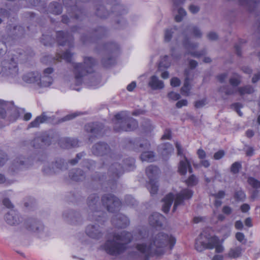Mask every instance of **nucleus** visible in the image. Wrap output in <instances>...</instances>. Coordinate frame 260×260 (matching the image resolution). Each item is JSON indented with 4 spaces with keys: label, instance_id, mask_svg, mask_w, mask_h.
I'll return each mask as SVG.
<instances>
[{
    "label": "nucleus",
    "instance_id": "1",
    "mask_svg": "<svg viewBox=\"0 0 260 260\" xmlns=\"http://www.w3.org/2000/svg\"><path fill=\"white\" fill-rule=\"evenodd\" d=\"M133 239L142 242L136 244L129 252L128 256L133 259L148 260L151 255L163 254L168 246L172 249L176 243V239L172 235L163 232L155 234L152 230L143 228L135 232L134 235L125 231L110 234L101 247L107 254L117 256L126 250L127 244Z\"/></svg>",
    "mask_w": 260,
    "mask_h": 260
},
{
    "label": "nucleus",
    "instance_id": "2",
    "mask_svg": "<svg viewBox=\"0 0 260 260\" xmlns=\"http://www.w3.org/2000/svg\"><path fill=\"white\" fill-rule=\"evenodd\" d=\"M108 34V30L104 27L98 26L94 29L89 36L83 35L81 40L84 44L90 43H98L96 49L103 52L105 56L102 59V64L105 68H109L115 62V57L118 54L119 45L113 42L100 44L101 39Z\"/></svg>",
    "mask_w": 260,
    "mask_h": 260
},
{
    "label": "nucleus",
    "instance_id": "3",
    "mask_svg": "<svg viewBox=\"0 0 260 260\" xmlns=\"http://www.w3.org/2000/svg\"><path fill=\"white\" fill-rule=\"evenodd\" d=\"M120 157L116 155L115 160L108 167L107 161H103L102 163L97 167L98 169L106 168L108 170V179L107 184L109 186H105L106 191H113L116 188L117 179L123 174L125 171H131L135 168V160L132 157H128L123 160L121 165L119 162Z\"/></svg>",
    "mask_w": 260,
    "mask_h": 260
},
{
    "label": "nucleus",
    "instance_id": "4",
    "mask_svg": "<svg viewBox=\"0 0 260 260\" xmlns=\"http://www.w3.org/2000/svg\"><path fill=\"white\" fill-rule=\"evenodd\" d=\"M127 13V10L121 5L120 0H107V6L98 4L95 6V14L101 18H107L113 14L116 17L115 21L119 25L117 28H123L126 25V22L121 16Z\"/></svg>",
    "mask_w": 260,
    "mask_h": 260
},
{
    "label": "nucleus",
    "instance_id": "5",
    "mask_svg": "<svg viewBox=\"0 0 260 260\" xmlns=\"http://www.w3.org/2000/svg\"><path fill=\"white\" fill-rule=\"evenodd\" d=\"M182 34L183 37L182 45L186 50L185 55L189 54L194 57H199L206 53V51L205 49L200 51H192L198 47V43L192 42L190 36H192L197 38H201L202 36V32L197 26L192 24L186 26L183 29Z\"/></svg>",
    "mask_w": 260,
    "mask_h": 260
},
{
    "label": "nucleus",
    "instance_id": "6",
    "mask_svg": "<svg viewBox=\"0 0 260 260\" xmlns=\"http://www.w3.org/2000/svg\"><path fill=\"white\" fill-rule=\"evenodd\" d=\"M25 58L24 51L20 49L11 53V56L0 62V75L15 78L18 75L17 63Z\"/></svg>",
    "mask_w": 260,
    "mask_h": 260
},
{
    "label": "nucleus",
    "instance_id": "7",
    "mask_svg": "<svg viewBox=\"0 0 260 260\" xmlns=\"http://www.w3.org/2000/svg\"><path fill=\"white\" fill-rule=\"evenodd\" d=\"M96 61L91 57H84L83 63H73V72L76 84L79 85L83 82L84 78L93 73Z\"/></svg>",
    "mask_w": 260,
    "mask_h": 260
},
{
    "label": "nucleus",
    "instance_id": "8",
    "mask_svg": "<svg viewBox=\"0 0 260 260\" xmlns=\"http://www.w3.org/2000/svg\"><path fill=\"white\" fill-rule=\"evenodd\" d=\"M193 195V191L189 189H184L176 194L175 198L174 194L170 193L167 194L162 200L163 204L162 206V211L167 213L174 200V204L173 208V212H175L177 207L182 205L184 200L189 199Z\"/></svg>",
    "mask_w": 260,
    "mask_h": 260
},
{
    "label": "nucleus",
    "instance_id": "9",
    "mask_svg": "<svg viewBox=\"0 0 260 260\" xmlns=\"http://www.w3.org/2000/svg\"><path fill=\"white\" fill-rule=\"evenodd\" d=\"M219 239L216 236H212L206 232H203L197 238L195 248L199 252H202L206 249L215 248L217 253H221L223 247L219 244Z\"/></svg>",
    "mask_w": 260,
    "mask_h": 260
},
{
    "label": "nucleus",
    "instance_id": "10",
    "mask_svg": "<svg viewBox=\"0 0 260 260\" xmlns=\"http://www.w3.org/2000/svg\"><path fill=\"white\" fill-rule=\"evenodd\" d=\"M114 130L116 132L131 131L138 126L137 121L127 111H121L115 115L113 120Z\"/></svg>",
    "mask_w": 260,
    "mask_h": 260
},
{
    "label": "nucleus",
    "instance_id": "11",
    "mask_svg": "<svg viewBox=\"0 0 260 260\" xmlns=\"http://www.w3.org/2000/svg\"><path fill=\"white\" fill-rule=\"evenodd\" d=\"M87 205L88 208V218L89 220H95L99 222L102 220L101 205L100 197L96 193H92L89 196L87 199Z\"/></svg>",
    "mask_w": 260,
    "mask_h": 260
},
{
    "label": "nucleus",
    "instance_id": "12",
    "mask_svg": "<svg viewBox=\"0 0 260 260\" xmlns=\"http://www.w3.org/2000/svg\"><path fill=\"white\" fill-rule=\"evenodd\" d=\"M87 0H62L64 7L67 8L68 14L71 18L82 20L85 16L83 9L80 8V2H85Z\"/></svg>",
    "mask_w": 260,
    "mask_h": 260
},
{
    "label": "nucleus",
    "instance_id": "13",
    "mask_svg": "<svg viewBox=\"0 0 260 260\" xmlns=\"http://www.w3.org/2000/svg\"><path fill=\"white\" fill-rule=\"evenodd\" d=\"M68 169V162L62 158H56L48 165L43 167L42 171L46 175L59 173Z\"/></svg>",
    "mask_w": 260,
    "mask_h": 260
},
{
    "label": "nucleus",
    "instance_id": "14",
    "mask_svg": "<svg viewBox=\"0 0 260 260\" xmlns=\"http://www.w3.org/2000/svg\"><path fill=\"white\" fill-rule=\"evenodd\" d=\"M158 173L159 169L156 166L150 165L146 169V174L149 179L147 187L151 194H156L158 191V185L156 178Z\"/></svg>",
    "mask_w": 260,
    "mask_h": 260
},
{
    "label": "nucleus",
    "instance_id": "15",
    "mask_svg": "<svg viewBox=\"0 0 260 260\" xmlns=\"http://www.w3.org/2000/svg\"><path fill=\"white\" fill-rule=\"evenodd\" d=\"M91 152L94 155L104 156L109 157L110 163L115 160V154L112 152L110 146L105 142H99L93 145Z\"/></svg>",
    "mask_w": 260,
    "mask_h": 260
},
{
    "label": "nucleus",
    "instance_id": "16",
    "mask_svg": "<svg viewBox=\"0 0 260 260\" xmlns=\"http://www.w3.org/2000/svg\"><path fill=\"white\" fill-rule=\"evenodd\" d=\"M102 204L110 212L119 210L121 205L120 200L114 194L109 193L103 195L101 198Z\"/></svg>",
    "mask_w": 260,
    "mask_h": 260
},
{
    "label": "nucleus",
    "instance_id": "17",
    "mask_svg": "<svg viewBox=\"0 0 260 260\" xmlns=\"http://www.w3.org/2000/svg\"><path fill=\"white\" fill-rule=\"evenodd\" d=\"M32 164V161L31 159L20 156L14 159L9 168V170L13 173H16L21 170L28 168Z\"/></svg>",
    "mask_w": 260,
    "mask_h": 260
},
{
    "label": "nucleus",
    "instance_id": "18",
    "mask_svg": "<svg viewBox=\"0 0 260 260\" xmlns=\"http://www.w3.org/2000/svg\"><path fill=\"white\" fill-rule=\"evenodd\" d=\"M52 139L53 133L46 132L35 138L31 142V145L36 149H43L51 144Z\"/></svg>",
    "mask_w": 260,
    "mask_h": 260
},
{
    "label": "nucleus",
    "instance_id": "19",
    "mask_svg": "<svg viewBox=\"0 0 260 260\" xmlns=\"http://www.w3.org/2000/svg\"><path fill=\"white\" fill-rule=\"evenodd\" d=\"M62 218L68 223L71 225H79L83 223V218L79 212L67 210L62 213Z\"/></svg>",
    "mask_w": 260,
    "mask_h": 260
},
{
    "label": "nucleus",
    "instance_id": "20",
    "mask_svg": "<svg viewBox=\"0 0 260 260\" xmlns=\"http://www.w3.org/2000/svg\"><path fill=\"white\" fill-rule=\"evenodd\" d=\"M54 69L52 68H47L43 71L42 75L39 74L38 82H37L38 87H47L51 85L53 81L52 76Z\"/></svg>",
    "mask_w": 260,
    "mask_h": 260
},
{
    "label": "nucleus",
    "instance_id": "21",
    "mask_svg": "<svg viewBox=\"0 0 260 260\" xmlns=\"http://www.w3.org/2000/svg\"><path fill=\"white\" fill-rule=\"evenodd\" d=\"M85 233L89 237L96 240L102 238L104 235L102 227L96 223L88 224L86 228Z\"/></svg>",
    "mask_w": 260,
    "mask_h": 260
},
{
    "label": "nucleus",
    "instance_id": "22",
    "mask_svg": "<svg viewBox=\"0 0 260 260\" xmlns=\"http://www.w3.org/2000/svg\"><path fill=\"white\" fill-rule=\"evenodd\" d=\"M56 39L60 46H67L69 48L74 46V39L72 35L67 32L58 31L56 33Z\"/></svg>",
    "mask_w": 260,
    "mask_h": 260
},
{
    "label": "nucleus",
    "instance_id": "23",
    "mask_svg": "<svg viewBox=\"0 0 260 260\" xmlns=\"http://www.w3.org/2000/svg\"><path fill=\"white\" fill-rule=\"evenodd\" d=\"M24 226L28 231L42 234L45 230L44 225L39 220L34 218H29L24 223Z\"/></svg>",
    "mask_w": 260,
    "mask_h": 260
},
{
    "label": "nucleus",
    "instance_id": "24",
    "mask_svg": "<svg viewBox=\"0 0 260 260\" xmlns=\"http://www.w3.org/2000/svg\"><path fill=\"white\" fill-rule=\"evenodd\" d=\"M7 34L8 36L6 37L7 39L8 43L10 40H12L16 38L22 37L24 34V29L22 26H13L12 25H8L6 27ZM6 36V35H5Z\"/></svg>",
    "mask_w": 260,
    "mask_h": 260
},
{
    "label": "nucleus",
    "instance_id": "25",
    "mask_svg": "<svg viewBox=\"0 0 260 260\" xmlns=\"http://www.w3.org/2000/svg\"><path fill=\"white\" fill-rule=\"evenodd\" d=\"M73 54L71 53L69 49L66 50L63 53H61L59 52L56 53L55 57H52L50 56H46L42 59V62L47 63V60L51 59L50 63H55L56 61H61L62 59L65 60L68 62H71Z\"/></svg>",
    "mask_w": 260,
    "mask_h": 260
},
{
    "label": "nucleus",
    "instance_id": "26",
    "mask_svg": "<svg viewBox=\"0 0 260 260\" xmlns=\"http://www.w3.org/2000/svg\"><path fill=\"white\" fill-rule=\"evenodd\" d=\"M5 220L9 225H17L22 222V218L17 211L11 209L5 215Z\"/></svg>",
    "mask_w": 260,
    "mask_h": 260
},
{
    "label": "nucleus",
    "instance_id": "27",
    "mask_svg": "<svg viewBox=\"0 0 260 260\" xmlns=\"http://www.w3.org/2000/svg\"><path fill=\"white\" fill-rule=\"evenodd\" d=\"M112 223L117 228H125L129 224L128 218L124 215L118 213L114 215L112 218Z\"/></svg>",
    "mask_w": 260,
    "mask_h": 260
},
{
    "label": "nucleus",
    "instance_id": "28",
    "mask_svg": "<svg viewBox=\"0 0 260 260\" xmlns=\"http://www.w3.org/2000/svg\"><path fill=\"white\" fill-rule=\"evenodd\" d=\"M173 3V9L174 12L176 9L178 14L175 16V19L177 22H180L182 21L183 17L186 15V12L185 10L180 7L182 5L185 0H171Z\"/></svg>",
    "mask_w": 260,
    "mask_h": 260
},
{
    "label": "nucleus",
    "instance_id": "29",
    "mask_svg": "<svg viewBox=\"0 0 260 260\" xmlns=\"http://www.w3.org/2000/svg\"><path fill=\"white\" fill-rule=\"evenodd\" d=\"M103 128V124L100 122L89 123L85 125V131L94 136L101 135Z\"/></svg>",
    "mask_w": 260,
    "mask_h": 260
},
{
    "label": "nucleus",
    "instance_id": "30",
    "mask_svg": "<svg viewBox=\"0 0 260 260\" xmlns=\"http://www.w3.org/2000/svg\"><path fill=\"white\" fill-rule=\"evenodd\" d=\"M165 217L157 212L152 213L149 217V222L151 225L154 227H161Z\"/></svg>",
    "mask_w": 260,
    "mask_h": 260
},
{
    "label": "nucleus",
    "instance_id": "31",
    "mask_svg": "<svg viewBox=\"0 0 260 260\" xmlns=\"http://www.w3.org/2000/svg\"><path fill=\"white\" fill-rule=\"evenodd\" d=\"M50 119V117L47 115V113L44 112L41 115L37 116L28 125V128L38 127L41 123L48 122Z\"/></svg>",
    "mask_w": 260,
    "mask_h": 260
},
{
    "label": "nucleus",
    "instance_id": "32",
    "mask_svg": "<svg viewBox=\"0 0 260 260\" xmlns=\"http://www.w3.org/2000/svg\"><path fill=\"white\" fill-rule=\"evenodd\" d=\"M148 86L152 90H160L164 88V83L156 75L152 76L148 83Z\"/></svg>",
    "mask_w": 260,
    "mask_h": 260
},
{
    "label": "nucleus",
    "instance_id": "33",
    "mask_svg": "<svg viewBox=\"0 0 260 260\" xmlns=\"http://www.w3.org/2000/svg\"><path fill=\"white\" fill-rule=\"evenodd\" d=\"M60 147L64 149H69L79 146V141L77 139L71 138H64L59 141Z\"/></svg>",
    "mask_w": 260,
    "mask_h": 260
},
{
    "label": "nucleus",
    "instance_id": "34",
    "mask_svg": "<svg viewBox=\"0 0 260 260\" xmlns=\"http://www.w3.org/2000/svg\"><path fill=\"white\" fill-rule=\"evenodd\" d=\"M133 149L136 151H142L148 149L150 147L149 142L144 139H136L133 142Z\"/></svg>",
    "mask_w": 260,
    "mask_h": 260
},
{
    "label": "nucleus",
    "instance_id": "35",
    "mask_svg": "<svg viewBox=\"0 0 260 260\" xmlns=\"http://www.w3.org/2000/svg\"><path fill=\"white\" fill-rule=\"evenodd\" d=\"M187 170H188V172L190 173L192 172V169L190 164L187 158L184 156V159L180 160L179 162L178 172L181 175H184L187 173Z\"/></svg>",
    "mask_w": 260,
    "mask_h": 260
},
{
    "label": "nucleus",
    "instance_id": "36",
    "mask_svg": "<svg viewBox=\"0 0 260 260\" xmlns=\"http://www.w3.org/2000/svg\"><path fill=\"white\" fill-rule=\"evenodd\" d=\"M69 177L75 181H82L86 178L85 173L80 169H73L70 172Z\"/></svg>",
    "mask_w": 260,
    "mask_h": 260
},
{
    "label": "nucleus",
    "instance_id": "37",
    "mask_svg": "<svg viewBox=\"0 0 260 260\" xmlns=\"http://www.w3.org/2000/svg\"><path fill=\"white\" fill-rule=\"evenodd\" d=\"M239 5L250 12L254 11L260 0H238Z\"/></svg>",
    "mask_w": 260,
    "mask_h": 260
},
{
    "label": "nucleus",
    "instance_id": "38",
    "mask_svg": "<svg viewBox=\"0 0 260 260\" xmlns=\"http://www.w3.org/2000/svg\"><path fill=\"white\" fill-rule=\"evenodd\" d=\"M39 73L38 72H29L24 74L22 77V80L28 84H33L37 86V82H38Z\"/></svg>",
    "mask_w": 260,
    "mask_h": 260
},
{
    "label": "nucleus",
    "instance_id": "39",
    "mask_svg": "<svg viewBox=\"0 0 260 260\" xmlns=\"http://www.w3.org/2000/svg\"><path fill=\"white\" fill-rule=\"evenodd\" d=\"M159 152L161 154L164 159L173 152L174 148L172 144L169 143L161 144L158 147Z\"/></svg>",
    "mask_w": 260,
    "mask_h": 260
},
{
    "label": "nucleus",
    "instance_id": "40",
    "mask_svg": "<svg viewBox=\"0 0 260 260\" xmlns=\"http://www.w3.org/2000/svg\"><path fill=\"white\" fill-rule=\"evenodd\" d=\"M47 11L49 13L54 15H59L62 11L61 5L57 2L50 3L48 7Z\"/></svg>",
    "mask_w": 260,
    "mask_h": 260
},
{
    "label": "nucleus",
    "instance_id": "41",
    "mask_svg": "<svg viewBox=\"0 0 260 260\" xmlns=\"http://www.w3.org/2000/svg\"><path fill=\"white\" fill-rule=\"evenodd\" d=\"M155 155L152 151L143 152L140 156L142 161L151 162L154 160Z\"/></svg>",
    "mask_w": 260,
    "mask_h": 260
},
{
    "label": "nucleus",
    "instance_id": "42",
    "mask_svg": "<svg viewBox=\"0 0 260 260\" xmlns=\"http://www.w3.org/2000/svg\"><path fill=\"white\" fill-rule=\"evenodd\" d=\"M238 91L240 95H243L245 94H251L254 92V90L252 86L247 85L238 88Z\"/></svg>",
    "mask_w": 260,
    "mask_h": 260
},
{
    "label": "nucleus",
    "instance_id": "43",
    "mask_svg": "<svg viewBox=\"0 0 260 260\" xmlns=\"http://www.w3.org/2000/svg\"><path fill=\"white\" fill-rule=\"evenodd\" d=\"M82 167L87 169L89 171H92L96 168V163L93 160L84 159L82 162Z\"/></svg>",
    "mask_w": 260,
    "mask_h": 260
},
{
    "label": "nucleus",
    "instance_id": "44",
    "mask_svg": "<svg viewBox=\"0 0 260 260\" xmlns=\"http://www.w3.org/2000/svg\"><path fill=\"white\" fill-rule=\"evenodd\" d=\"M100 82V78L98 75H93L89 81L86 82L87 85L93 88H97Z\"/></svg>",
    "mask_w": 260,
    "mask_h": 260
},
{
    "label": "nucleus",
    "instance_id": "45",
    "mask_svg": "<svg viewBox=\"0 0 260 260\" xmlns=\"http://www.w3.org/2000/svg\"><path fill=\"white\" fill-rule=\"evenodd\" d=\"M241 247L238 246L233 248H231L229 252V256L232 258H236L241 255Z\"/></svg>",
    "mask_w": 260,
    "mask_h": 260
},
{
    "label": "nucleus",
    "instance_id": "46",
    "mask_svg": "<svg viewBox=\"0 0 260 260\" xmlns=\"http://www.w3.org/2000/svg\"><path fill=\"white\" fill-rule=\"evenodd\" d=\"M177 31L176 27L167 29L165 31L164 40L166 42H169L171 40L173 35Z\"/></svg>",
    "mask_w": 260,
    "mask_h": 260
},
{
    "label": "nucleus",
    "instance_id": "47",
    "mask_svg": "<svg viewBox=\"0 0 260 260\" xmlns=\"http://www.w3.org/2000/svg\"><path fill=\"white\" fill-rule=\"evenodd\" d=\"M35 159L37 161L43 162L44 164L43 167L45 165H48L50 164V162L46 161L47 159V155L46 153L44 152L39 153L35 157Z\"/></svg>",
    "mask_w": 260,
    "mask_h": 260
},
{
    "label": "nucleus",
    "instance_id": "48",
    "mask_svg": "<svg viewBox=\"0 0 260 260\" xmlns=\"http://www.w3.org/2000/svg\"><path fill=\"white\" fill-rule=\"evenodd\" d=\"M107 179V176L105 175L102 174L101 172H96L92 176L91 179L94 181H99L101 183Z\"/></svg>",
    "mask_w": 260,
    "mask_h": 260
},
{
    "label": "nucleus",
    "instance_id": "49",
    "mask_svg": "<svg viewBox=\"0 0 260 260\" xmlns=\"http://www.w3.org/2000/svg\"><path fill=\"white\" fill-rule=\"evenodd\" d=\"M41 41L45 46H50L54 42V40L50 35H43Z\"/></svg>",
    "mask_w": 260,
    "mask_h": 260
},
{
    "label": "nucleus",
    "instance_id": "50",
    "mask_svg": "<svg viewBox=\"0 0 260 260\" xmlns=\"http://www.w3.org/2000/svg\"><path fill=\"white\" fill-rule=\"evenodd\" d=\"M218 91L221 93H224L226 95H232L234 93V89L228 85L221 86Z\"/></svg>",
    "mask_w": 260,
    "mask_h": 260
},
{
    "label": "nucleus",
    "instance_id": "51",
    "mask_svg": "<svg viewBox=\"0 0 260 260\" xmlns=\"http://www.w3.org/2000/svg\"><path fill=\"white\" fill-rule=\"evenodd\" d=\"M234 77L230 79V83L233 86H237L241 83V76L237 73H234Z\"/></svg>",
    "mask_w": 260,
    "mask_h": 260
},
{
    "label": "nucleus",
    "instance_id": "52",
    "mask_svg": "<svg viewBox=\"0 0 260 260\" xmlns=\"http://www.w3.org/2000/svg\"><path fill=\"white\" fill-rule=\"evenodd\" d=\"M248 183L253 188L256 189L260 188V181L257 179H255L253 177H249L248 178Z\"/></svg>",
    "mask_w": 260,
    "mask_h": 260
},
{
    "label": "nucleus",
    "instance_id": "53",
    "mask_svg": "<svg viewBox=\"0 0 260 260\" xmlns=\"http://www.w3.org/2000/svg\"><path fill=\"white\" fill-rule=\"evenodd\" d=\"M245 197V193L241 190H237L235 192L234 198L237 201H243Z\"/></svg>",
    "mask_w": 260,
    "mask_h": 260
},
{
    "label": "nucleus",
    "instance_id": "54",
    "mask_svg": "<svg viewBox=\"0 0 260 260\" xmlns=\"http://www.w3.org/2000/svg\"><path fill=\"white\" fill-rule=\"evenodd\" d=\"M241 164L239 162H235L233 163L231 167V172L234 174L239 173L240 170L241 169Z\"/></svg>",
    "mask_w": 260,
    "mask_h": 260
},
{
    "label": "nucleus",
    "instance_id": "55",
    "mask_svg": "<svg viewBox=\"0 0 260 260\" xmlns=\"http://www.w3.org/2000/svg\"><path fill=\"white\" fill-rule=\"evenodd\" d=\"M186 184L188 186H194L198 183V179L194 175H190L189 178L185 181Z\"/></svg>",
    "mask_w": 260,
    "mask_h": 260
},
{
    "label": "nucleus",
    "instance_id": "56",
    "mask_svg": "<svg viewBox=\"0 0 260 260\" xmlns=\"http://www.w3.org/2000/svg\"><path fill=\"white\" fill-rule=\"evenodd\" d=\"M125 202L127 205L130 206H134L137 204L136 200L130 195H127L125 197Z\"/></svg>",
    "mask_w": 260,
    "mask_h": 260
},
{
    "label": "nucleus",
    "instance_id": "57",
    "mask_svg": "<svg viewBox=\"0 0 260 260\" xmlns=\"http://www.w3.org/2000/svg\"><path fill=\"white\" fill-rule=\"evenodd\" d=\"M85 155L84 152H81L77 154L76 157L75 158L72 159L69 161V162L72 166L76 165L78 161Z\"/></svg>",
    "mask_w": 260,
    "mask_h": 260
},
{
    "label": "nucleus",
    "instance_id": "58",
    "mask_svg": "<svg viewBox=\"0 0 260 260\" xmlns=\"http://www.w3.org/2000/svg\"><path fill=\"white\" fill-rule=\"evenodd\" d=\"M8 156L5 152L0 150V167L3 166L7 161Z\"/></svg>",
    "mask_w": 260,
    "mask_h": 260
},
{
    "label": "nucleus",
    "instance_id": "59",
    "mask_svg": "<svg viewBox=\"0 0 260 260\" xmlns=\"http://www.w3.org/2000/svg\"><path fill=\"white\" fill-rule=\"evenodd\" d=\"M236 239L241 242L242 244H245L246 242V239L245 238V236L243 233L241 232H238L236 234Z\"/></svg>",
    "mask_w": 260,
    "mask_h": 260
},
{
    "label": "nucleus",
    "instance_id": "60",
    "mask_svg": "<svg viewBox=\"0 0 260 260\" xmlns=\"http://www.w3.org/2000/svg\"><path fill=\"white\" fill-rule=\"evenodd\" d=\"M206 104V99L204 98L201 100L196 101L194 103V107L197 109H200L205 106Z\"/></svg>",
    "mask_w": 260,
    "mask_h": 260
},
{
    "label": "nucleus",
    "instance_id": "61",
    "mask_svg": "<svg viewBox=\"0 0 260 260\" xmlns=\"http://www.w3.org/2000/svg\"><path fill=\"white\" fill-rule=\"evenodd\" d=\"M168 59V56H165L160 60L159 62V67H164L165 68H167L170 66V62L167 61Z\"/></svg>",
    "mask_w": 260,
    "mask_h": 260
},
{
    "label": "nucleus",
    "instance_id": "62",
    "mask_svg": "<svg viewBox=\"0 0 260 260\" xmlns=\"http://www.w3.org/2000/svg\"><path fill=\"white\" fill-rule=\"evenodd\" d=\"M2 43L3 45L5 46V49L0 48V55L5 53L7 47V44L9 45L8 41H7V39L6 38L5 36H3Z\"/></svg>",
    "mask_w": 260,
    "mask_h": 260
},
{
    "label": "nucleus",
    "instance_id": "63",
    "mask_svg": "<svg viewBox=\"0 0 260 260\" xmlns=\"http://www.w3.org/2000/svg\"><path fill=\"white\" fill-rule=\"evenodd\" d=\"M168 96L169 99L174 101L178 100L180 98V95L179 93L173 91L169 92Z\"/></svg>",
    "mask_w": 260,
    "mask_h": 260
},
{
    "label": "nucleus",
    "instance_id": "64",
    "mask_svg": "<svg viewBox=\"0 0 260 260\" xmlns=\"http://www.w3.org/2000/svg\"><path fill=\"white\" fill-rule=\"evenodd\" d=\"M181 82L179 78L174 77L171 80V85L173 87H178L180 85Z\"/></svg>",
    "mask_w": 260,
    "mask_h": 260
}]
</instances>
